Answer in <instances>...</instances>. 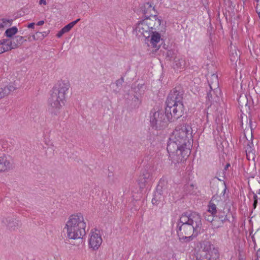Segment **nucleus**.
I'll list each match as a JSON object with an SVG mask.
<instances>
[{"instance_id": "1", "label": "nucleus", "mask_w": 260, "mask_h": 260, "mask_svg": "<svg viewBox=\"0 0 260 260\" xmlns=\"http://www.w3.org/2000/svg\"><path fill=\"white\" fill-rule=\"evenodd\" d=\"M192 133L191 127L183 124L177 126L170 136L167 149L174 164L184 162L190 154Z\"/></svg>"}, {"instance_id": "2", "label": "nucleus", "mask_w": 260, "mask_h": 260, "mask_svg": "<svg viewBox=\"0 0 260 260\" xmlns=\"http://www.w3.org/2000/svg\"><path fill=\"white\" fill-rule=\"evenodd\" d=\"M203 224L201 215L196 212L191 211L183 212L177 222L176 232L177 235H199Z\"/></svg>"}, {"instance_id": "3", "label": "nucleus", "mask_w": 260, "mask_h": 260, "mask_svg": "<svg viewBox=\"0 0 260 260\" xmlns=\"http://www.w3.org/2000/svg\"><path fill=\"white\" fill-rule=\"evenodd\" d=\"M70 87L69 81L61 80L52 88L48 100V110L52 114L57 115L60 108L64 105L66 92Z\"/></svg>"}, {"instance_id": "4", "label": "nucleus", "mask_w": 260, "mask_h": 260, "mask_svg": "<svg viewBox=\"0 0 260 260\" xmlns=\"http://www.w3.org/2000/svg\"><path fill=\"white\" fill-rule=\"evenodd\" d=\"M183 96V88L177 86L171 90L167 96L166 101V107L170 109L174 116L181 117L184 114Z\"/></svg>"}, {"instance_id": "5", "label": "nucleus", "mask_w": 260, "mask_h": 260, "mask_svg": "<svg viewBox=\"0 0 260 260\" xmlns=\"http://www.w3.org/2000/svg\"><path fill=\"white\" fill-rule=\"evenodd\" d=\"M66 226L68 237L71 239H82L86 234V223L80 213L71 215Z\"/></svg>"}, {"instance_id": "6", "label": "nucleus", "mask_w": 260, "mask_h": 260, "mask_svg": "<svg viewBox=\"0 0 260 260\" xmlns=\"http://www.w3.org/2000/svg\"><path fill=\"white\" fill-rule=\"evenodd\" d=\"M180 117L174 116L170 109L166 107L165 112L162 110L150 112V125L152 129L160 130L166 127L168 122H172Z\"/></svg>"}, {"instance_id": "7", "label": "nucleus", "mask_w": 260, "mask_h": 260, "mask_svg": "<svg viewBox=\"0 0 260 260\" xmlns=\"http://www.w3.org/2000/svg\"><path fill=\"white\" fill-rule=\"evenodd\" d=\"M154 21L152 19H144L139 21L134 30L136 35L139 37L142 36L145 38L146 40H148L152 32L155 30V25L153 23Z\"/></svg>"}, {"instance_id": "8", "label": "nucleus", "mask_w": 260, "mask_h": 260, "mask_svg": "<svg viewBox=\"0 0 260 260\" xmlns=\"http://www.w3.org/2000/svg\"><path fill=\"white\" fill-rule=\"evenodd\" d=\"M153 5V4L149 2L143 4L138 10V13L139 14H142L144 19H154L157 22V25H160L161 20L157 18L156 12Z\"/></svg>"}, {"instance_id": "9", "label": "nucleus", "mask_w": 260, "mask_h": 260, "mask_svg": "<svg viewBox=\"0 0 260 260\" xmlns=\"http://www.w3.org/2000/svg\"><path fill=\"white\" fill-rule=\"evenodd\" d=\"M167 181L166 179L161 178L159 180L152 199L153 205L157 206L163 202L164 200V192L167 189Z\"/></svg>"}, {"instance_id": "10", "label": "nucleus", "mask_w": 260, "mask_h": 260, "mask_svg": "<svg viewBox=\"0 0 260 260\" xmlns=\"http://www.w3.org/2000/svg\"><path fill=\"white\" fill-rule=\"evenodd\" d=\"M238 102L242 113L243 114L244 112L247 113L249 115V117H250V109L247 96L245 94H241L238 100Z\"/></svg>"}, {"instance_id": "11", "label": "nucleus", "mask_w": 260, "mask_h": 260, "mask_svg": "<svg viewBox=\"0 0 260 260\" xmlns=\"http://www.w3.org/2000/svg\"><path fill=\"white\" fill-rule=\"evenodd\" d=\"M215 220L213 224L214 229L222 227L225 221H229L227 214L222 210H218L217 214L215 215Z\"/></svg>"}, {"instance_id": "12", "label": "nucleus", "mask_w": 260, "mask_h": 260, "mask_svg": "<svg viewBox=\"0 0 260 260\" xmlns=\"http://www.w3.org/2000/svg\"><path fill=\"white\" fill-rule=\"evenodd\" d=\"M151 175L149 172L148 170L146 169L142 170L138 179L140 188L141 189L144 188L146 183L151 180Z\"/></svg>"}, {"instance_id": "13", "label": "nucleus", "mask_w": 260, "mask_h": 260, "mask_svg": "<svg viewBox=\"0 0 260 260\" xmlns=\"http://www.w3.org/2000/svg\"><path fill=\"white\" fill-rule=\"evenodd\" d=\"M219 253L218 250H214L213 253L200 252L197 255V259L198 260H219Z\"/></svg>"}, {"instance_id": "14", "label": "nucleus", "mask_w": 260, "mask_h": 260, "mask_svg": "<svg viewBox=\"0 0 260 260\" xmlns=\"http://www.w3.org/2000/svg\"><path fill=\"white\" fill-rule=\"evenodd\" d=\"M2 222L4 223L10 230H15L21 225V222L11 217L3 218Z\"/></svg>"}, {"instance_id": "15", "label": "nucleus", "mask_w": 260, "mask_h": 260, "mask_svg": "<svg viewBox=\"0 0 260 260\" xmlns=\"http://www.w3.org/2000/svg\"><path fill=\"white\" fill-rule=\"evenodd\" d=\"M102 242L101 237L95 233L92 232L89 239V244L90 248L93 250L98 249Z\"/></svg>"}, {"instance_id": "16", "label": "nucleus", "mask_w": 260, "mask_h": 260, "mask_svg": "<svg viewBox=\"0 0 260 260\" xmlns=\"http://www.w3.org/2000/svg\"><path fill=\"white\" fill-rule=\"evenodd\" d=\"M147 40L149 41L151 46L155 49V51L158 50L160 48L161 45H159L157 46V45L160 40V34L158 32L153 30L150 35V38Z\"/></svg>"}, {"instance_id": "17", "label": "nucleus", "mask_w": 260, "mask_h": 260, "mask_svg": "<svg viewBox=\"0 0 260 260\" xmlns=\"http://www.w3.org/2000/svg\"><path fill=\"white\" fill-rule=\"evenodd\" d=\"M220 90L219 89H214L213 90H211L209 92L207 93V98L208 100V102L210 103V105L212 104L213 102H217L219 101V98L215 92H218Z\"/></svg>"}, {"instance_id": "18", "label": "nucleus", "mask_w": 260, "mask_h": 260, "mask_svg": "<svg viewBox=\"0 0 260 260\" xmlns=\"http://www.w3.org/2000/svg\"><path fill=\"white\" fill-rule=\"evenodd\" d=\"M201 248L202 250L200 252L213 253L214 250H217L209 241H204L201 245Z\"/></svg>"}, {"instance_id": "19", "label": "nucleus", "mask_w": 260, "mask_h": 260, "mask_svg": "<svg viewBox=\"0 0 260 260\" xmlns=\"http://www.w3.org/2000/svg\"><path fill=\"white\" fill-rule=\"evenodd\" d=\"M12 167V164L7 160L6 157H2L0 162V172H4L10 170Z\"/></svg>"}, {"instance_id": "20", "label": "nucleus", "mask_w": 260, "mask_h": 260, "mask_svg": "<svg viewBox=\"0 0 260 260\" xmlns=\"http://www.w3.org/2000/svg\"><path fill=\"white\" fill-rule=\"evenodd\" d=\"M210 89H218V79L217 75L213 74L208 80Z\"/></svg>"}, {"instance_id": "21", "label": "nucleus", "mask_w": 260, "mask_h": 260, "mask_svg": "<svg viewBox=\"0 0 260 260\" xmlns=\"http://www.w3.org/2000/svg\"><path fill=\"white\" fill-rule=\"evenodd\" d=\"M198 235H194V234L190 235H178L179 241L181 242L188 243L192 241L194 238H196Z\"/></svg>"}, {"instance_id": "22", "label": "nucleus", "mask_w": 260, "mask_h": 260, "mask_svg": "<svg viewBox=\"0 0 260 260\" xmlns=\"http://www.w3.org/2000/svg\"><path fill=\"white\" fill-rule=\"evenodd\" d=\"M13 44H14V47L17 48L20 46L24 42L26 41V40L24 39V37L16 36L12 38Z\"/></svg>"}, {"instance_id": "23", "label": "nucleus", "mask_w": 260, "mask_h": 260, "mask_svg": "<svg viewBox=\"0 0 260 260\" xmlns=\"http://www.w3.org/2000/svg\"><path fill=\"white\" fill-rule=\"evenodd\" d=\"M214 197L212 198L211 201L209 202V204L208 206V209L207 210V212L208 213H210L212 215H215L217 214L218 211L217 210L216 205L213 203Z\"/></svg>"}, {"instance_id": "24", "label": "nucleus", "mask_w": 260, "mask_h": 260, "mask_svg": "<svg viewBox=\"0 0 260 260\" xmlns=\"http://www.w3.org/2000/svg\"><path fill=\"white\" fill-rule=\"evenodd\" d=\"M18 32V28L16 26H13L8 28L5 32V35L9 38H13V36Z\"/></svg>"}, {"instance_id": "25", "label": "nucleus", "mask_w": 260, "mask_h": 260, "mask_svg": "<svg viewBox=\"0 0 260 260\" xmlns=\"http://www.w3.org/2000/svg\"><path fill=\"white\" fill-rule=\"evenodd\" d=\"M185 61L175 56L174 58L173 67L175 69L182 68L184 66Z\"/></svg>"}, {"instance_id": "26", "label": "nucleus", "mask_w": 260, "mask_h": 260, "mask_svg": "<svg viewBox=\"0 0 260 260\" xmlns=\"http://www.w3.org/2000/svg\"><path fill=\"white\" fill-rule=\"evenodd\" d=\"M134 92L135 94L134 95V98L137 101H139V97L141 96L142 94H143L144 93V89H140L139 87H133Z\"/></svg>"}, {"instance_id": "27", "label": "nucleus", "mask_w": 260, "mask_h": 260, "mask_svg": "<svg viewBox=\"0 0 260 260\" xmlns=\"http://www.w3.org/2000/svg\"><path fill=\"white\" fill-rule=\"evenodd\" d=\"M197 188L192 183H188L185 185V189L187 193L193 194Z\"/></svg>"}, {"instance_id": "28", "label": "nucleus", "mask_w": 260, "mask_h": 260, "mask_svg": "<svg viewBox=\"0 0 260 260\" xmlns=\"http://www.w3.org/2000/svg\"><path fill=\"white\" fill-rule=\"evenodd\" d=\"M204 217L206 220L210 222L212 225L213 226L214 222L215 221V215L212 214H209L208 213L204 214Z\"/></svg>"}, {"instance_id": "29", "label": "nucleus", "mask_w": 260, "mask_h": 260, "mask_svg": "<svg viewBox=\"0 0 260 260\" xmlns=\"http://www.w3.org/2000/svg\"><path fill=\"white\" fill-rule=\"evenodd\" d=\"M5 46L6 48H4L3 51H8L9 50H11L13 49H15V47H14V44H13V40H12V39H9L8 40V43L6 44V45Z\"/></svg>"}, {"instance_id": "30", "label": "nucleus", "mask_w": 260, "mask_h": 260, "mask_svg": "<svg viewBox=\"0 0 260 260\" xmlns=\"http://www.w3.org/2000/svg\"><path fill=\"white\" fill-rule=\"evenodd\" d=\"M12 19H7L6 18L0 19V28L6 26L8 23H10L9 26H10L12 24Z\"/></svg>"}, {"instance_id": "31", "label": "nucleus", "mask_w": 260, "mask_h": 260, "mask_svg": "<svg viewBox=\"0 0 260 260\" xmlns=\"http://www.w3.org/2000/svg\"><path fill=\"white\" fill-rule=\"evenodd\" d=\"M253 146V142H251L250 143H248L247 145V147L246 148V152L247 155L248 154H250L251 153L252 154H254V152H253V149H252V147Z\"/></svg>"}, {"instance_id": "32", "label": "nucleus", "mask_w": 260, "mask_h": 260, "mask_svg": "<svg viewBox=\"0 0 260 260\" xmlns=\"http://www.w3.org/2000/svg\"><path fill=\"white\" fill-rule=\"evenodd\" d=\"M174 54L175 53L174 51L172 50H169L167 51L166 56L168 60H171L172 58H174Z\"/></svg>"}, {"instance_id": "33", "label": "nucleus", "mask_w": 260, "mask_h": 260, "mask_svg": "<svg viewBox=\"0 0 260 260\" xmlns=\"http://www.w3.org/2000/svg\"><path fill=\"white\" fill-rule=\"evenodd\" d=\"M32 37L34 40H38L39 39H42L44 38L43 33L39 31L36 32V34L34 35Z\"/></svg>"}, {"instance_id": "34", "label": "nucleus", "mask_w": 260, "mask_h": 260, "mask_svg": "<svg viewBox=\"0 0 260 260\" xmlns=\"http://www.w3.org/2000/svg\"><path fill=\"white\" fill-rule=\"evenodd\" d=\"M230 55L231 60L233 62L237 61V60H238V59L239 57L238 54L236 53V51H235V53H231Z\"/></svg>"}, {"instance_id": "35", "label": "nucleus", "mask_w": 260, "mask_h": 260, "mask_svg": "<svg viewBox=\"0 0 260 260\" xmlns=\"http://www.w3.org/2000/svg\"><path fill=\"white\" fill-rule=\"evenodd\" d=\"M7 90V89H5L4 87L0 88V100L7 95V92H8V90Z\"/></svg>"}, {"instance_id": "36", "label": "nucleus", "mask_w": 260, "mask_h": 260, "mask_svg": "<svg viewBox=\"0 0 260 260\" xmlns=\"http://www.w3.org/2000/svg\"><path fill=\"white\" fill-rule=\"evenodd\" d=\"M5 89H7V90H8V92L7 91V95L10 93L11 91H14L17 88L15 87L12 85H9L8 86L4 87Z\"/></svg>"}, {"instance_id": "37", "label": "nucleus", "mask_w": 260, "mask_h": 260, "mask_svg": "<svg viewBox=\"0 0 260 260\" xmlns=\"http://www.w3.org/2000/svg\"><path fill=\"white\" fill-rule=\"evenodd\" d=\"M124 82V79L123 77L120 78V79L117 80L115 82V84L117 86H120L122 85V83Z\"/></svg>"}, {"instance_id": "38", "label": "nucleus", "mask_w": 260, "mask_h": 260, "mask_svg": "<svg viewBox=\"0 0 260 260\" xmlns=\"http://www.w3.org/2000/svg\"><path fill=\"white\" fill-rule=\"evenodd\" d=\"M72 28L73 27L71 26V25L69 23L63 27L66 32H69Z\"/></svg>"}, {"instance_id": "39", "label": "nucleus", "mask_w": 260, "mask_h": 260, "mask_svg": "<svg viewBox=\"0 0 260 260\" xmlns=\"http://www.w3.org/2000/svg\"><path fill=\"white\" fill-rule=\"evenodd\" d=\"M64 33H66V31L64 30L63 28H61L56 34V37L57 38H60Z\"/></svg>"}, {"instance_id": "40", "label": "nucleus", "mask_w": 260, "mask_h": 260, "mask_svg": "<svg viewBox=\"0 0 260 260\" xmlns=\"http://www.w3.org/2000/svg\"><path fill=\"white\" fill-rule=\"evenodd\" d=\"M80 20V19L79 18V19H77V20H75V21H73L70 23H69V24L71 25V26L73 27L75 25H76L79 21Z\"/></svg>"}, {"instance_id": "41", "label": "nucleus", "mask_w": 260, "mask_h": 260, "mask_svg": "<svg viewBox=\"0 0 260 260\" xmlns=\"http://www.w3.org/2000/svg\"><path fill=\"white\" fill-rule=\"evenodd\" d=\"M80 20V19L79 18V19H77V20H75V21H73L70 23H69V24L71 25V26L73 27L75 25H76L79 21Z\"/></svg>"}, {"instance_id": "42", "label": "nucleus", "mask_w": 260, "mask_h": 260, "mask_svg": "<svg viewBox=\"0 0 260 260\" xmlns=\"http://www.w3.org/2000/svg\"><path fill=\"white\" fill-rule=\"evenodd\" d=\"M217 180L221 181V180L220 179H219L217 177H215L214 178L212 179L211 181L210 182L211 184V187L213 188L212 186H211L212 183H214L215 182H216Z\"/></svg>"}, {"instance_id": "43", "label": "nucleus", "mask_w": 260, "mask_h": 260, "mask_svg": "<svg viewBox=\"0 0 260 260\" xmlns=\"http://www.w3.org/2000/svg\"><path fill=\"white\" fill-rule=\"evenodd\" d=\"M133 87H139L140 89H145L144 85L143 84H138L137 85H135Z\"/></svg>"}, {"instance_id": "44", "label": "nucleus", "mask_w": 260, "mask_h": 260, "mask_svg": "<svg viewBox=\"0 0 260 260\" xmlns=\"http://www.w3.org/2000/svg\"><path fill=\"white\" fill-rule=\"evenodd\" d=\"M256 260H260V248L257 251L256 253Z\"/></svg>"}, {"instance_id": "45", "label": "nucleus", "mask_w": 260, "mask_h": 260, "mask_svg": "<svg viewBox=\"0 0 260 260\" xmlns=\"http://www.w3.org/2000/svg\"><path fill=\"white\" fill-rule=\"evenodd\" d=\"M230 167V164L229 163L227 164L224 168V170L222 171V174L224 175V171H226L229 167Z\"/></svg>"}, {"instance_id": "46", "label": "nucleus", "mask_w": 260, "mask_h": 260, "mask_svg": "<svg viewBox=\"0 0 260 260\" xmlns=\"http://www.w3.org/2000/svg\"><path fill=\"white\" fill-rule=\"evenodd\" d=\"M257 202H258L257 200H253V204H252V207H253V209H255L256 208V207L257 206Z\"/></svg>"}, {"instance_id": "47", "label": "nucleus", "mask_w": 260, "mask_h": 260, "mask_svg": "<svg viewBox=\"0 0 260 260\" xmlns=\"http://www.w3.org/2000/svg\"><path fill=\"white\" fill-rule=\"evenodd\" d=\"M35 24L34 22L30 23L28 24L27 27L29 28H34V26H35Z\"/></svg>"}, {"instance_id": "48", "label": "nucleus", "mask_w": 260, "mask_h": 260, "mask_svg": "<svg viewBox=\"0 0 260 260\" xmlns=\"http://www.w3.org/2000/svg\"><path fill=\"white\" fill-rule=\"evenodd\" d=\"M4 48H6L5 46H0V54L3 53L5 52V51H3V50H4Z\"/></svg>"}, {"instance_id": "49", "label": "nucleus", "mask_w": 260, "mask_h": 260, "mask_svg": "<svg viewBox=\"0 0 260 260\" xmlns=\"http://www.w3.org/2000/svg\"><path fill=\"white\" fill-rule=\"evenodd\" d=\"M39 4L40 5L43 4L44 5H46L47 4V3H46V1L45 0H40Z\"/></svg>"}, {"instance_id": "50", "label": "nucleus", "mask_w": 260, "mask_h": 260, "mask_svg": "<svg viewBox=\"0 0 260 260\" xmlns=\"http://www.w3.org/2000/svg\"><path fill=\"white\" fill-rule=\"evenodd\" d=\"M44 23V21L43 20L39 21L37 23V25H42Z\"/></svg>"}, {"instance_id": "51", "label": "nucleus", "mask_w": 260, "mask_h": 260, "mask_svg": "<svg viewBox=\"0 0 260 260\" xmlns=\"http://www.w3.org/2000/svg\"><path fill=\"white\" fill-rule=\"evenodd\" d=\"M228 2L230 4V7L231 8L232 7V9H234L235 6L233 5V3L231 0H229Z\"/></svg>"}, {"instance_id": "52", "label": "nucleus", "mask_w": 260, "mask_h": 260, "mask_svg": "<svg viewBox=\"0 0 260 260\" xmlns=\"http://www.w3.org/2000/svg\"><path fill=\"white\" fill-rule=\"evenodd\" d=\"M253 200H257L258 201V198L256 194H255L254 192H253Z\"/></svg>"}, {"instance_id": "53", "label": "nucleus", "mask_w": 260, "mask_h": 260, "mask_svg": "<svg viewBox=\"0 0 260 260\" xmlns=\"http://www.w3.org/2000/svg\"><path fill=\"white\" fill-rule=\"evenodd\" d=\"M249 126L250 127V128H251V131H252V121H251V119L250 118H249Z\"/></svg>"}, {"instance_id": "54", "label": "nucleus", "mask_w": 260, "mask_h": 260, "mask_svg": "<svg viewBox=\"0 0 260 260\" xmlns=\"http://www.w3.org/2000/svg\"><path fill=\"white\" fill-rule=\"evenodd\" d=\"M256 8V13H257V14L258 15V16H259V18H260V11H258L257 10V6L256 7V8Z\"/></svg>"}, {"instance_id": "55", "label": "nucleus", "mask_w": 260, "mask_h": 260, "mask_svg": "<svg viewBox=\"0 0 260 260\" xmlns=\"http://www.w3.org/2000/svg\"><path fill=\"white\" fill-rule=\"evenodd\" d=\"M256 8V13H257V14L258 15V16H259V18H260V11H258L257 10V6L256 7V8Z\"/></svg>"}, {"instance_id": "56", "label": "nucleus", "mask_w": 260, "mask_h": 260, "mask_svg": "<svg viewBox=\"0 0 260 260\" xmlns=\"http://www.w3.org/2000/svg\"><path fill=\"white\" fill-rule=\"evenodd\" d=\"M256 8V13H257V14L258 15V16H259V18H260V11H258L257 10V6L256 7V8Z\"/></svg>"}, {"instance_id": "57", "label": "nucleus", "mask_w": 260, "mask_h": 260, "mask_svg": "<svg viewBox=\"0 0 260 260\" xmlns=\"http://www.w3.org/2000/svg\"><path fill=\"white\" fill-rule=\"evenodd\" d=\"M9 40V39H3L2 40H3V42L6 44L8 43Z\"/></svg>"}, {"instance_id": "58", "label": "nucleus", "mask_w": 260, "mask_h": 260, "mask_svg": "<svg viewBox=\"0 0 260 260\" xmlns=\"http://www.w3.org/2000/svg\"><path fill=\"white\" fill-rule=\"evenodd\" d=\"M0 43H1V45L2 46H5V44L4 42H3V40H1L0 41Z\"/></svg>"}, {"instance_id": "59", "label": "nucleus", "mask_w": 260, "mask_h": 260, "mask_svg": "<svg viewBox=\"0 0 260 260\" xmlns=\"http://www.w3.org/2000/svg\"><path fill=\"white\" fill-rule=\"evenodd\" d=\"M255 1H256L257 3V6H260V0H255Z\"/></svg>"}, {"instance_id": "60", "label": "nucleus", "mask_w": 260, "mask_h": 260, "mask_svg": "<svg viewBox=\"0 0 260 260\" xmlns=\"http://www.w3.org/2000/svg\"><path fill=\"white\" fill-rule=\"evenodd\" d=\"M224 184L225 185V188H224V190H223V193H224L225 192V191H226V185H225V183L224 182Z\"/></svg>"}, {"instance_id": "61", "label": "nucleus", "mask_w": 260, "mask_h": 260, "mask_svg": "<svg viewBox=\"0 0 260 260\" xmlns=\"http://www.w3.org/2000/svg\"><path fill=\"white\" fill-rule=\"evenodd\" d=\"M165 44H164L163 46H162V48H164V49H166V47H165Z\"/></svg>"}, {"instance_id": "62", "label": "nucleus", "mask_w": 260, "mask_h": 260, "mask_svg": "<svg viewBox=\"0 0 260 260\" xmlns=\"http://www.w3.org/2000/svg\"><path fill=\"white\" fill-rule=\"evenodd\" d=\"M1 158L2 157H0V162H1Z\"/></svg>"}, {"instance_id": "63", "label": "nucleus", "mask_w": 260, "mask_h": 260, "mask_svg": "<svg viewBox=\"0 0 260 260\" xmlns=\"http://www.w3.org/2000/svg\"><path fill=\"white\" fill-rule=\"evenodd\" d=\"M0 46H1V43H0Z\"/></svg>"}]
</instances>
